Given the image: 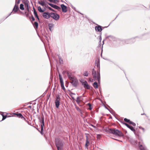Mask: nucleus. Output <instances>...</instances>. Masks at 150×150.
Segmentation results:
<instances>
[{
	"label": "nucleus",
	"mask_w": 150,
	"mask_h": 150,
	"mask_svg": "<svg viewBox=\"0 0 150 150\" xmlns=\"http://www.w3.org/2000/svg\"><path fill=\"white\" fill-rule=\"evenodd\" d=\"M80 97H78L76 98V101L78 104H79L80 102Z\"/></svg>",
	"instance_id": "nucleus-27"
},
{
	"label": "nucleus",
	"mask_w": 150,
	"mask_h": 150,
	"mask_svg": "<svg viewBox=\"0 0 150 150\" xmlns=\"http://www.w3.org/2000/svg\"><path fill=\"white\" fill-rule=\"evenodd\" d=\"M82 83V85L85 88H86L87 89H89L90 88V86L88 84L87 82L85 81L83 82H81Z\"/></svg>",
	"instance_id": "nucleus-10"
},
{
	"label": "nucleus",
	"mask_w": 150,
	"mask_h": 150,
	"mask_svg": "<svg viewBox=\"0 0 150 150\" xmlns=\"http://www.w3.org/2000/svg\"><path fill=\"white\" fill-rule=\"evenodd\" d=\"M20 8L21 10H24V5L23 4H20Z\"/></svg>",
	"instance_id": "nucleus-29"
},
{
	"label": "nucleus",
	"mask_w": 150,
	"mask_h": 150,
	"mask_svg": "<svg viewBox=\"0 0 150 150\" xmlns=\"http://www.w3.org/2000/svg\"><path fill=\"white\" fill-rule=\"evenodd\" d=\"M71 7H72V8L75 11H76L77 12H78L79 13L83 15V14L81 13H80L79 11H76V8L75 7H74L72 5H71Z\"/></svg>",
	"instance_id": "nucleus-31"
},
{
	"label": "nucleus",
	"mask_w": 150,
	"mask_h": 150,
	"mask_svg": "<svg viewBox=\"0 0 150 150\" xmlns=\"http://www.w3.org/2000/svg\"><path fill=\"white\" fill-rule=\"evenodd\" d=\"M16 114V115L17 117H18L21 118L23 117V116L22 114L20 113Z\"/></svg>",
	"instance_id": "nucleus-25"
},
{
	"label": "nucleus",
	"mask_w": 150,
	"mask_h": 150,
	"mask_svg": "<svg viewBox=\"0 0 150 150\" xmlns=\"http://www.w3.org/2000/svg\"><path fill=\"white\" fill-rule=\"evenodd\" d=\"M107 27H103V28H107Z\"/></svg>",
	"instance_id": "nucleus-62"
},
{
	"label": "nucleus",
	"mask_w": 150,
	"mask_h": 150,
	"mask_svg": "<svg viewBox=\"0 0 150 150\" xmlns=\"http://www.w3.org/2000/svg\"><path fill=\"white\" fill-rule=\"evenodd\" d=\"M60 100V97L58 95V96H57L56 98L55 99V106L57 108H59V105Z\"/></svg>",
	"instance_id": "nucleus-9"
},
{
	"label": "nucleus",
	"mask_w": 150,
	"mask_h": 150,
	"mask_svg": "<svg viewBox=\"0 0 150 150\" xmlns=\"http://www.w3.org/2000/svg\"><path fill=\"white\" fill-rule=\"evenodd\" d=\"M105 108L110 111L106 107H105Z\"/></svg>",
	"instance_id": "nucleus-56"
},
{
	"label": "nucleus",
	"mask_w": 150,
	"mask_h": 150,
	"mask_svg": "<svg viewBox=\"0 0 150 150\" xmlns=\"http://www.w3.org/2000/svg\"><path fill=\"white\" fill-rule=\"evenodd\" d=\"M88 74L89 73L87 71H86L84 72L83 75L85 76H87L88 75Z\"/></svg>",
	"instance_id": "nucleus-32"
},
{
	"label": "nucleus",
	"mask_w": 150,
	"mask_h": 150,
	"mask_svg": "<svg viewBox=\"0 0 150 150\" xmlns=\"http://www.w3.org/2000/svg\"><path fill=\"white\" fill-rule=\"evenodd\" d=\"M92 108L91 107H89V109L90 110H91L92 109Z\"/></svg>",
	"instance_id": "nucleus-52"
},
{
	"label": "nucleus",
	"mask_w": 150,
	"mask_h": 150,
	"mask_svg": "<svg viewBox=\"0 0 150 150\" xmlns=\"http://www.w3.org/2000/svg\"><path fill=\"white\" fill-rule=\"evenodd\" d=\"M53 0V1H54V2H53L52 3H55L56 2V1H57V0Z\"/></svg>",
	"instance_id": "nucleus-51"
},
{
	"label": "nucleus",
	"mask_w": 150,
	"mask_h": 150,
	"mask_svg": "<svg viewBox=\"0 0 150 150\" xmlns=\"http://www.w3.org/2000/svg\"><path fill=\"white\" fill-rule=\"evenodd\" d=\"M71 98H72V99H73V100H74V97H72V96H71Z\"/></svg>",
	"instance_id": "nucleus-54"
},
{
	"label": "nucleus",
	"mask_w": 150,
	"mask_h": 150,
	"mask_svg": "<svg viewBox=\"0 0 150 150\" xmlns=\"http://www.w3.org/2000/svg\"><path fill=\"white\" fill-rule=\"evenodd\" d=\"M19 10V8L18 5L15 4L12 11L13 14L15 13Z\"/></svg>",
	"instance_id": "nucleus-12"
},
{
	"label": "nucleus",
	"mask_w": 150,
	"mask_h": 150,
	"mask_svg": "<svg viewBox=\"0 0 150 150\" xmlns=\"http://www.w3.org/2000/svg\"><path fill=\"white\" fill-rule=\"evenodd\" d=\"M95 29L96 31L99 32H101L103 30V29L102 28V27L100 25L95 26Z\"/></svg>",
	"instance_id": "nucleus-14"
},
{
	"label": "nucleus",
	"mask_w": 150,
	"mask_h": 150,
	"mask_svg": "<svg viewBox=\"0 0 150 150\" xmlns=\"http://www.w3.org/2000/svg\"><path fill=\"white\" fill-rule=\"evenodd\" d=\"M85 134L86 135V141H88V136H87V135L88 134Z\"/></svg>",
	"instance_id": "nucleus-42"
},
{
	"label": "nucleus",
	"mask_w": 150,
	"mask_h": 150,
	"mask_svg": "<svg viewBox=\"0 0 150 150\" xmlns=\"http://www.w3.org/2000/svg\"><path fill=\"white\" fill-rule=\"evenodd\" d=\"M90 81L91 82H93V79H90Z\"/></svg>",
	"instance_id": "nucleus-48"
},
{
	"label": "nucleus",
	"mask_w": 150,
	"mask_h": 150,
	"mask_svg": "<svg viewBox=\"0 0 150 150\" xmlns=\"http://www.w3.org/2000/svg\"><path fill=\"white\" fill-rule=\"evenodd\" d=\"M42 16L44 18L48 19L50 17L51 13H49L48 12H44Z\"/></svg>",
	"instance_id": "nucleus-11"
},
{
	"label": "nucleus",
	"mask_w": 150,
	"mask_h": 150,
	"mask_svg": "<svg viewBox=\"0 0 150 150\" xmlns=\"http://www.w3.org/2000/svg\"><path fill=\"white\" fill-rule=\"evenodd\" d=\"M97 73L96 74V71H95L94 69H93L92 74L93 75L94 78H97Z\"/></svg>",
	"instance_id": "nucleus-17"
},
{
	"label": "nucleus",
	"mask_w": 150,
	"mask_h": 150,
	"mask_svg": "<svg viewBox=\"0 0 150 150\" xmlns=\"http://www.w3.org/2000/svg\"><path fill=\"white\" fill-rule=\"evenodd\" d=\"M38 11L41 13L43 12L44 11V10H43L42 9L41 7L40 6L38 7Z\"/></svg>",
	"instance_id": "nucleus-28"
},
{
	"label": "nucleus",
	"mask_w": 150,
	"mask_h": 150,
	"mask_svg": "<svg viewBox=\"0 0 150 150\" xmlns=\"http://www.w3.org/2000/svg\"><path fill=\"white\" fill-rule=\"evenodd\" d=\"M37 112H39V109L38 108H37Z\"/></svg>",
	"instance_id": "nucleus-57"
},
{
	"label": "nucleus",
	"mask_w": 150,
	"mask_h": 150,
	"mask_svg": "<svg viewBox=\"0 0 150 150\" xmlns=\"http://www.w3.org/2000/svg\"><path fill=\"white\" fill-rule=\"evenodd\" d=\"M1 115H2V117H3V118H2L1 121H3V120H4L6 118L7 115H4L3 114H1Z\"/></svg>",
	"instance_id": "nucleus-30"
},
{
	"label": "nucleus",
	"mask_w": 150,
	"mask_h": 150,
	"mask_svg": "<svg viewBox=\"0 0 150 150\" xmlns=\"http://www.w3.org/2000/svg\"><path fill=\"white\" fill-rule=\"evenodd\" d=\"M31 18H32V20L33 21H34L35 20V19L34 18L33 16L31 17Z\"/></svg>",
	"instance_id": "nucleus-43"
},
{
	"label": "nucleus",
	"mask_w": 150,
	"mask_h": 150,
	"mask_svg": "<svg viewBox=\"0 0 150 150\" xmlns=\"http://www.w3.org/2000/svg\"><path fill=\"white\" fill-rule=\"evenodd\" d=\"M38 119L39 120V121L41 123V131H40L39 129L37 128L36 129L38 130V131L40 132V134L43 135V130H44V117L43 115H42V117H39Z\"/></svg>",
	"instance_id": "nucleus-4"
},
{
	"label": "nucleus",
	"mask_w": 150,
	"mask_h": 150,
	"mask_svg": "<svg viewBox=\"0 0 150 150\" xmlns=\"http://www.w3.org/2000/svg\"><path fill=\"white\" fill-rule=\"evenodd\" d=\"M99 40H100L99 41V43H100V44H99V45H101V39H102V38H101V36H99Z\"/></svg>",
	"instance_id": "nucleus-38"
},
{
	"label": "nucleus",
	"mask_w": 150,
	"mask_h": 150,
	"mask_svg": "<svg viewBox=\"0 0 150 150\" xmlns=\"http://www.w3.org/2000/svg\"><path fill=\"white\" fill-rule=\"evenodd\" d=\"M33 25L35 28H37L38 27V23L37 22H35L33 24Z\"/></svg>",
	"instance_id": "nucleus-22"
},
{
	"label": "nucleus",
	"mask_w": 150,
	"mask_h": 150,
	"mask_svg": "<svg viewBox=\"0 0 150 150\" xmlns=\"http://www.w3.org/2000/svg\"><path fill=\"white\" fill-rule=\"evenodd\" d=\"M102 34V33L101 32H100V36H101Z\"/></svg>",
	"instance_id": "nucleus-50"
},
{
	"label": "nucleus",
	"mask_w": 150,
	"mask_h": 150,
	"mask_svg": "<svg viewBox=\"0 0 150 150\" xmlns=\"http://www.w3.org/2000/svg\"><path fill=\"white\" fill-rule=\"evenodd\" d=\"M124 121L127 122L128 123H129L130 121L128 119L126 118H125L124 119Z\"/></svg>",
	"instance_id": "nucleus-33"
},
{
	"label": "nucleus",
	"mask_w": 150,
	"mask_h": 150,
	"mask_svg": "<svg viewBox=\"0 0 150 150\" xmlns=\"http://www.w3.org/2000/svg\"><path fill=\"white\" fill-rule=\"evenodd\" d=\"M139 147L141 150H146V149L142 145H139Z\"/></svg>",
	"instance_id": "nucleus-26"
},
{
	"label": "nucleus",
	"mask_w": 150,
	"mask_h": 150,
	"mask_svg": "<svg viewBox=\"0 0 150 150\" xmlns=\"http://www.w3.org/2000/svg\"><path fill=\"white\" fill-rule=\"evenodd\" d=\"M57 150H62L61 148H59V149H57Z\"/></svg>",
	"instance_id": "nucleus-53"
},
{
	"label": "nucleus",
	"mask_w": 150,
	"mask_h": 150,
	"mask_svg": "<svg viewBox=\"0 0 150 150\" xmlns=\"http://www.w3.org/2000/svg\"><path fill=\"white\" fill-rule=\"evenodd\" d=\"M54 26V24L52 23H50L48 24V26L50 30L51 31L52 30V28Z\"/></svg>",
	"instance_id": "nucleus-20"
},
{
	"label": "nucleus",
	"mask_w": 150,
	"mask_h": 150,
	"mask_svg": "<svg viewBox=\"0 0 150 150\" xmlns=\"http://www.w3.org/2000/svg\"><path fill=\"white\" fill-rule=\"evenodd\" d=\"M49 10H51L52 11H54V10L51 7H49V6H48L47 7H46Z\"/></svg>",
	"instance_id": "nucleus-37"
},
{
	"label": "nucleus",
	"mask_w": 150,
	"mask_h": 150,
	"mask_svg": "<svg viewBox=\"0 0 150 150\" xmlns=\"http://www.w3.org/2000/svg\"><path fill=\"white\" fill-rule=\"evenodd\" d=\"M115 139V140H118H118H118V139Z\"/></svg>",
	"instance_id": "nucleus-60"
},
{
	"label": "nucleus",
	"mask_w": 150,
	"mask_h": 150,
	"mask_svg": "<svg viewBox=\"0 0 150 150\" xmlns=\"http://www.w3.org/2000/svg\"><path fill=\"white\" fill-rule=\"evenodd\" d=\"M123 124L125 125L127 127L129 128L131 130L134 132L135 130L133 128V127L131 125H129L127 123H124Z\"/></svg>",
	"instance_id": "nucleus-15"
},
{
	"label": "nucleus",
	"mask_w": 150,
	"mask_h": 150,
	"mask_svg": "<svg viewBox=\"0 0 150 150\" xmlns=\"http://www.w3.org/2000/svg\"><path fill=\"white\" fill-rule=\"evenodd\" d=\"M88 105H89V107H91V105L90 103H88Z\"/></svg>",
	"instance_id": "nucleus-49"
},
{
	"label": "nucleus",
	"mask_w": 150,
	"mask_h": 150,
	"mask_svg": "<svg viewBox=\"0 0 150 150\" xmlns=\"http://www.w3.org/2000/svg\"><path fill=\"white\" fill-rule=\"evenodd\" d=\"M108 38L109 40L110 41H114L115 40V37L112 36H109Z\"/></svg>",
	"instance_id": "nucleus-19"
},
{
	"label": "nucleus",
	"mask_w": 150,
	"mask_h": 150,
	"mask_svg": "<svg viewBox=\"0 0 150 150\" xmlns=\"http://www.w3.org/2000/svg\"><path fill=\"white\" fill-rule=\"evenodd\" d=\"M61 7L62 9V11L64 13H66L67 12V7L64 4H61Z\"/></svg>",
	"instance_id": "nucleus-13"
},
{
	"label": "nucleus",
	"mask_w": 150,
	"mask_h": 150,
	"mask_svg": "<svg viewBox=\"0 0 150 150\" xmlns=\"http://www.w3.org/2000/svg\"><path fill=\"white\" fill-rule=\"evenodd\" d=\"M13 13V12H11L9 14V15L7 17H6V18H7L9 16H10L11 15V13Z\"/></svg>",
	"instance_id": "nucleus-45"
},
{
	"label": "nucleus",
	"mask_w": 150,
	"mask_h": 150,
	"mask_svg": "<svg viewBox=\"0 0 150 150\" xmlns=\"http://www.w3.org/2000/svg\"><path fill=\"white\" fill-rule=\"evenodd\" d=\"M100 134H98L97 135V138H100Z\"/></svg>",
	"instance_id": "nucleus-46"
},
{
	"label": "nucleus",
	"mask_w": 150,
	"mask_h": 150,
	"mask_svg": "<svg viewBox=\"0 0 150 150\" xmlns=\"http://www.w3.org/2000/svg\"><path fill=\"white\" fill-rule=\"evenodd\" d=\"M61 1L63 3H65V4H67V3H66L64 1H63L62 0H61Z\"/></svg>",
	"instance_id": "nucleus-47"
},
{
	"label": "nucleus",
	"mask_w": 150,
	"mask_h": 150,
	"mask_svg": "<svg viewBox=\"0 0 150 150\" xmlns=\"http://www.w3.org/2000/svg\"><path fill=\"white\" fill-rule=\"evenodd\" d=\"M95 64L98 68L97 74V80L98 82H100V60L98 59V61L96 60L95 61Z\"/></svg>",
	"instance_id": "nucleus-5"
},
{
	"label": "nucleus",
	"mask_w": 150,
	"mask_h": 150,
	"mask_svg": "<svg viewBox=\"0 0 150 150\" xmlns=\"http://www.w3.org/2000/svg\"><path fill=\"white\" fill-rule=\"evenodd\" d=\"M23 2L25 6L28 4L29 2V1L28 0H23Z\"/></svg>",
	"instance_id": "nucleus-24"
},
{
	"label": "nucleus",
	"mask_w": 150,
	"mask_h": 150,
	"mask_svg": "<svg viewBox=\"0 0 150 150\" xmlns=\"http://www.w3.org/2000/svg\"><path fill=\"white\" fill-rule=\"evenodd\" d=\"M139 128L140 129H142V130H143V132H145V129H144V128L142 127H141V126H140V127H139Z\"/></svg>",
	"instance_id": "nucleus-39"
},
{
	"label": "nucleus",
	"mask_w": 150,
	"mask_h": 150,
	"mask_svg": "<svg viewBox=\"0 0 150 150\" xmlns=\"http://www.w3.org/2000/svg\"><path fill=\"white\" fill-rule=\"evenodd\" d=\"M59 78L60 80V82L61 84V86L62 88L64 90H65V88L64 86V83L63 81L61 75L59 74Z\"/></svg>",
	"instance_id": "nucleus-8"
},
{
	"label": "nucleus",
	"mask_w": 150,
	"mask_h": 150,
	"mask_svg": "<svg viewBox=\"0 0 150 150\" xmlns=\"http://www.w3.org/2000/svg\"><path fill=\"white\" fill-rule=\"evenodd\" d=\"M71 94H73V95H75V93H71Z\"/></svg>",
	"instance_id": "nucleus-55"
},
{
	"label": "nucleus",
	"mask_w": 150,
	"mask_h": 150,
	"mask_svg": "<svg viewBox=\"0 0 150 150\" xmlns=\"http://www.w3.org/2000/svg\"><path fill=\"white\" fill-rule=\"evenodd\" d=\"M28 13H27L26 14V16L27 17H28Z\"/></svg>",
	"instance_id": "nucleus-58"
},
{
	"label": "nucleus",
	"mask_w": 150,
	"mask_h": 150,
	"mask_svg": "<svg viewBox=\"0 0 150 150\" xmlns=\"http://www.w3.org/2000/svg\"><path fill=\"white\" fill-rule=\"evenodd\" d=\"M129 124H130L134 126H135L136 125L135 123L131 121H130Z\"/></svg>",
	"instance_id": "nucleus-35"
},
{
	"label": "nucleus",
	"mask_w": 150,
	"mask_h": 150,
	"mask_svg": "<svg viewBox=\"0 0 150 150\" xmlns=\"http://www.w3.org/2000/svg\"><path fill=\"white\" fill-rule=\"evenodd\" d=\"M144 113H143V114H141V115H144Z\"/></svg>",
	"instance_id": "nucleus-63"
},
{
	"label": "nucleus",
	"mask_w": 150,
	"mask_h": 150,
	"mask_svg": "<svg viewBox=\"0 0 150 150\" xmlns=\"http://www.w3.org/2000/svg\"><path fill=\"white\" fill-rule=\"evenodd\" d=\"M134 39H131L127 40L126 41V42L127 44L132 43L134 42Z\"/></svg>",
	"instance_id": "nucleus-16"
},
{
	"label": "nucleus",
	"mask_w": 150,
	"mask_h": 150,
	"mask_svg": "<svg viewBox=\"0 0 150 150\" xmlns=\"http://www.w3.org/2000/svg\"><path fill=\"white\" fill-rule=\"evenodd\" d=\"M89 144V142L88 141H86V143L85 144L86 147H87Z\"/></svg>",
	"instance_id": "nucleus-34"
},
{
	"label": "nucleus",
	"mask_w": 150,
	"mask_h": 150,
	"mask_svg": "<svg viewBox=\"0 0 150 150\" xmlns=\"http://www.w3.org/2000/svg\"><path fill=\"white\" fill-rule=\"evenodd\" d=\"M117 16H116V18H115V19L113 21H114L115 20V19H116V18L117 17Z\"/></svg>",
	"instance_id": "nucleus-61"
},
{
	"label": "nucleus",
	"mask_w": 150,
	"mask_h": 150,
	"mask_svg": "<svg viewBox=\"0 0 150 150\" xmlns=\"http://www.w3.org/2000/svg\"><path fill=\"white\" fill-rule=\"evenodd\" d=\"M22 119H23L24 120H25L26 121H27L26 120V119L23 116V117L21 118Z\"/></svg>",
	"instance_id": "nucleus-44"
},
{
	"label": "nucleus",
	"mask_w": 150,
	"mask_h": 150,
	"mask_svg": "<svg viewBox=\"0 0 150 150\" xmlns=\"http://www.w3.org/2000/svg\"><path fill=\"white\" fill-rule=\"evenodd\" d=\"M50 17L55 20L57 21L59 18V16L57 13H51Z\"/></svg>",
	"instance_id": "nucleus-7"
},
{
	"label": "nucleus",
	"mask_w": 150,
	"mask_h": 150,
	"mask_svg": "<svg viewBox=\"0 0 150 150\" xmlns=\"http://www.w3.org/2000/svg\"><path fill=\"white\" fill-rule=\"evenodd\" d=\"M29 107H30H30H31V106L30 105V106H29Z\"/></svg>",
	"instance_id": "nucleus-64"
},
{
	"label": "nucleus",
	"mask_w": 150,
	"mask_h": 150,
	"mask_svg": "<svg viewBox=\"0 0 150 150\" xmlns=\"http://www.w3.org/2000/svg\"><path fill=\"white\" fill-rule=\"evenodd\" d=\"M59 62L60 64H62L63 63L62 59H61V58H59Z\"/></svg>",
	"instance_id": "nucleus-40"
},
{
	"label": "nucleus",
	"mask_w": 150,
	"mask_h": 150,
	"mask_svg": "<svg viewBox=\"0 0 150 150\" xmlns=\"http://www.w3.org/2000/svg\"><path fill=\"white\" fill-rule=\"evenodd\" d=\"M108 132L109 133L115 135L119 136H123V134L122 132L116 128L109 129Z\"/></svg>",
	"instance_id": "nucleus-2"
},
{
	"label": "nucleus",
	"mask_w": 150,
	"mask_h": 150,
	"mask_svg": "<svg viewBox=\"0 0 150 150\" xmlns=\"http://www.w3.org/2000/svg\"><path fill=\"white\" fill-rule=\"evenodd\" d=\"M38 2L39 4L41 5V6H45V7H46V4H45V2H46L50 6H51L53 8H54L58 10L61 9V8L59 6L50 3H48L47 2V1L45 0L41 1H38Z\"/></svg>",
	"instance_id": "nucleus-1"
},
{
	"label": "nucleus",
	"mask_w": 150,
	"mask_h": 150,
	"mask_svg": "<svg viewBox=\"0 0 150 150\" xmlns=\"http://www.w3.org/2000/svg\"><path fill=\"white\" fill-rule=\"evenodd\" d=\"M25 7L26 8V10L27 11H29V8L28 4L25 6Z\"/></svg>",
	"instance_id": "nucleus-36"
},
{
	"label": "nucleus",
	"mask_w": 150,
	"mask_h": 150,
	"mask_svg": "<svg viewBox=\"0 0 150 150\" xmlns=\"http://www.w3.org/2000/svg\"><path fill=\"white\" fill-rule=\"evenodd\" d=\"M55 144L57 149H59V148H61L63 146V143L61 140L57 139L55 140Z\"/></svg>",
	"instance_id": "nucleus-6"
},
{
	"label": "nucleus",
	"mask_w": 150,
	"mask_h": 150,
	"mask_svg": "<svg viewBox=\"0 0 150 150\" xmlns=\"http://www.w3.org/2000/svg\"><path fill=\"white\" fill-rule=\"evenodd\" d=\"M67 74L68 78L71 81L70 83L74 86H76L78 83V81L77 79L72 76V75L70 73L67 72Z\"/></svg>",
	"instance_id": "nucleus-3"
},
{
	"label": "nucleus",
	"mask_w": 150,
	"mask_h": 150,
	"mask_svg": "<svg viewBox=\"0 0 150 150\" xmlns=\"http://www.w3.org/2000/svg\"><path fill=\"white\" fill-rule=\"evenodd\" d=\"M33 11H34V12H33L34 14L35 15V17H36L38 19V20H39V18L38 16L37 12L34 7H33Z\"/></svg>",
	"instance_id": "nucleus-18"
},
{
	"label": "nucleus",
	"mask_w": 150,
	"mask_h": 150,
	"mask_svg": "<svg viewBox=\"0 0 150 150\" xmlns=\"http://www.w3.org/2000/svg\"><path fill=\"white\" fill-rule=\"evenodd\" d=\"M104 40H103V42H103V44L102 45H103V44H104Z\"/></svg>",
	"instance_id": "nucleus-59"
},
{
	"label": "nucleus",
	"mask_w": 150,
	"mask_h": 150,
	"mask_svg": "<svg viewBox=\"0 0 150 150\" xmlns=\"http://www.w3.org/2000/svg\"><path fill=\"white\" fill-rule=\"evenodd\" d=\"M20 2V0H18V1H17L16 0L15 4L18 5V4H19Z\"/></svg>",
	"instance_id": "nucleus-41"
},
{
	"label": "nucleus",
	"mask_w": 150,
	"mask_h": 150,
	"mask_svg": "<svg viewBox=\"0 0 150 150\" xmlns=\"http://www.w3.org/2000/svg\"><path fill=\"white\" fill-rule=\"evenodd\" d=\"M75 108L76 110L79 111L81 115L82 114L81 110L79 108V107L76 106Z\"/></svg>",
	"instance_id": "nucleus-23"
},
{
	"label": "nucleus",
	"mask_w": 150,
	"mask_h": 150,
	"mask_svg": "<svg viewBox=\"0 0 150 150\" xmlns=\"http://www.w3.org/2000/svg\"><path fill=\"white\" fill-rule=\"evenodd\" d=\"M93 86L96 88H98V84L96 82H94L93 84Z\"/></svg>",
	"instance_id": "nucleus-21"
}]
</instances>
